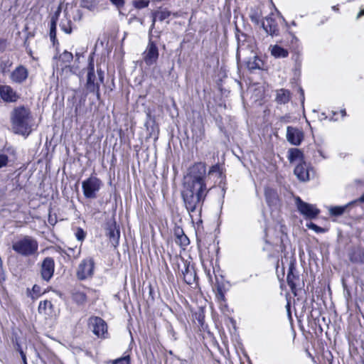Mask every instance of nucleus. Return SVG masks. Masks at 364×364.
Masks as SVG:
<instances>
[{"label": "nucleus", "instance_id": "b1692460", "mask_svg": "<svg viewBox=\"0 0 364 364\" xmlns=\"http://www.w3.org/2000/svg\"><path fill=\"white\" fill-rule=\"evenodd\" d=\"M71 298L77 306H83L87 301L86 294L78 290L71 291Z\"/></svg>", "mask_w": 364, "mask_h": 364}, {"label": "nucleus", "instance_id": "3c124183", "mask_svg": "<svg viewBox=\"0 0 364 364\" xmlns=\"http://www.w3.org/2000/svg\"><path fill=\"white\" fill-rule=\"evenodd\" d=\"M20 354L21 355V358H22V360H23L24 364H27L26 355L24 354L23 350H20Z\"/></svg>", "mask_w": 364, "mask_h": 364}, {"label": "nucleus", "instance_id": "2f4dec72", "mask_svg": "<svg viewBox=\"0 0 364 364\" xmlns=\"http://www.w3.org/2000/svg\"><path fill=\"white\" fill-rule=\"evenodd\" d=\"M58 16H53L50 21V38L55 43L56 40V25H57Z\"/></svg>", "mask_w": 364, "mask_h": 364}, {"label": "nucleus", "instance_id": "de8ad7c7", "mask_svg": "<svg viewBox=\"0 0 364 364\" xmlns=\"http://www.w3.org/2000/svg\"><path fill=\"white\" fill-rule=\"evenodd\" d=\"M48 223L51 225H55L57 223V218L55 215H52L49 214L48 215Z\"/></svg>", "mask_w": 364, "mask_h": 364}, {"label": "nucleus", "instance_id": "f03ea898", "mask_svg": "<svg viewBox=\"0 0 364 364\" xmlns=\"http://www.w3.org/2000/svg\"><path fill=\"white\" fill-rule=\"evenodd\" d=\"M10 120L15 134L26 136L31 134L33 119L28 108L24 106L15 107L11 112Z\"/></svg>", "mask_w": 364, "mask_h": 364}, {"label": "nucleus", "instance_id": "13d9d810", "mask_svg": "<svg viewBox=\"0 0 364 364\" xmlns=\"http://www.w3.org/2000/svg\"><path fill=\"white\" fill-rule=\"evenodd\" d=\"M75 56H76V58H80V55L79 53H76V54H75Z\"/></svg>", "mask_w": 364, "mask_h": 364}, {"label": "nucleus", "instance_id": "c85d7f7f", "mask_svg": "<svg viewBox=\"0 0 364 364\" xmlns=\"http://www.w3.org/2000/svg\"><path fill=\"white\" fill-rule=\"evenodd\" d=\"M80 6L93 11L97 9V3L95 0H80Z\"/></svg>", "mask_w": 364, "mask_h": 364}, {"label": "nucleus", "instance_id": "5701e85b", "mask_svg": "<svg viewBox=\"0 0 364 364\" xmlns=\"http://www.w3.org/2000/svg\"><path fill=\"white\" fill-rule=\"evenodd\" d=\"M288 159L290 163L299 161L302 163L304 161L303 151L296 148H291L288 150Z\"/></svg>", "mask_w": 364, "mask_h": 364}, {"label": "nucleus", "instance_id": "58836bf2", "mask_svg": "<svg viewBox=\"0 0 364 364\" xmlns=\"http://www.w3.org/2000/svg\"><path fill=\"white\" fill-rule=\"evenodd\" d=\"M306 227L311 230H314L317 233H323V232H326V230L324 228H321L311 222H310L309 223H307Z\"/></svg>", "mask_w": 364, "mask_h": 364}, {"label": "nucleus", "instance_id": "09e8293b", "mask_svg": "<svg viewBox=\"0 0 364 364\" xmlns=\"http://www.w3.org/2000/svg\"><path fill=\"white\" fill-rule=\"evenodd\" d=\"M97 72L99 81L101 83H103L104 82V71H102L101 68H97Z\"/></svg>", "mask_w": 364, "mask_h": 364}, {"label": "nucleus", "instance_id": "a878e982", "mask_svg": "<svg viewBox=\"0 0 364 364\" xmlns=\"http://www.w3.org/2000/svg\"><path fill=\"white\" fill-rule=\"evenodd\" d=\"M271 54L275 58H287L289 55V52L287 49L278 45H274L272 46Z\"/></svg>", "mask_w": 364, "mask_h": 364}, {"label": "nucleus", "instance_id": "ddd939ff", "mask_svg": "<svg viewBox=\"0 0 364 364\" xmlns=\"http://www.w3.org/2000/svg\"><path fill=\"white\" fill-rule=\"evenodd\" d=\"M287 139L293 145H299L304 139V133L297 128L288 127L287 129Z\"/></svg>", "mask_w": 364, "mask_h": 364}, {"label": "nucleus", "instance_id": "e433bc0d", "mask_svg": "<svg viewBox=\"0 0 364 364\" xmlns=\"http://www.w3.org/2000/svg\"><path fill=\"white\" fill-rule=\"evenodd\" d=\"M183 268L181 269V274L183 275V277L185 274H187L188 272H190L191 269H193V267L190 266V263L187 261L184 260L183 258H180Z\"/></svg>", "mask_w": 364, "mask_h": 364}, {"label": "nucleus", "instance_id": "473e14b6", "mask_svg": "<svg viewBox=\"0 0 364 364\" xmlns=\"http://www.w3.org/2000/svg\"><path fill=\"white\" fill-rule=\"evenodd\" d=\"M225 286L223 284H217L215 297L219 302L225 301Z\"/></svg>", "mask_w": 364, "mask_h": 364}, {"label": "nucleus", "instance_id": "5fc2aeb1", "mask_svg": "<svg viewBox=\"0 0 364 364\" xmlns=\"http://www.w3.org/2000/svg\"><path fill=\"white\" fill-rule=\"evenodd\" d=\"M358 201L364 203V193L358 198Z\"/></svg>", "mask_w": 364, "mask_h": 364}, {"label": "nucleus", "instance_id": "bf43d9fd", "mask_svg": "<svg viewBox=\"0 0 364 364\" xmlns=\"http://www.w3.org/2000/svg\"><path fill=\"white\" fill-rule=\"evenodd\" d=\"M198 321L201 323V325H203V323H202L203 318H199Z\"/></svg>", "mask_w": 364, "mask_h": 364}, {"label": "nucleus", "instance_id": "37998d69", "mask_svg": "<svg viewBox=\"0 0 364 364\" xmlns=\"http://www.w3.org/2000/svg\"><path fill=\"white\" fill-rule=\"evenodd\" d=\"M250 20H251V21L252 23H255L257 25L259 23V16L257 14V12H256V11L252 12L250 15Z\"/></svg>", "mask_w": 364, "mask_h": 364}, {"label": "nucleus", "instance_id": "4468645a", "mask_svg": "<svg viewBox=\"0 0 364 364\" xmlns=\"http://www.w3.org/2000/svg\"><path fill=\"white\" fill-rule=\"evenodd\" d=\"M0 97L6 102H15L19 98L16 92L9 85L0 86Z\"/></svg>", "mask_w": 364, "mask_h": 364}, {"label": "nucleus", "instance_id": "4c0bfd02", "mask_svg": "<svg viewBox=\"0 0 364 364\" xmlns=\"http://www.w3.org/2000/svg\"><path fill=\"white\" fill-rule=\"evenodd\" d=\"M149 4V1L148 0H136L134 1V7L139 9L147 7Z\"/></svg>", "mask_w": 364, "mask_h": 364}, {"label": "nucleus", "instance_id": "bb28decb", "mask_svg": "<svg viewBox=\"0 0 364 364\" xmlns=\"http://www.w3.org/2000/svg\"><path fill=\"white\" fill-rule=\"evenodd\" d=\"M355 202L356 201H352L343 206L331 207L329 209L330 215H333V216H340L345 213L346 210L348 208V206L351 205L352 204L355 203Z\"/></svg>", "mask_w": 364, "mask_h": 364}, {"label": "nucleus", "instance_id": "e2e57ef3", "mask_svg": "<svg viewBox=\"0 0 364 364\" xmlns=\"http://www.w3.org/2000/svg\"><path fill=\"white\" fill-rule=\"evenodd\" d=\"M31 298H32L33 299H35V297H34L32 294H31Z\"/></svg>", "mask_w": 364, "mask_h": 364}, {"label": "nucleus", "instance_id": "393cba45", "mask_svg": "<svg viewBox=\"0 0 364 364\" xmlns=\"http://www.w3.org/2000/svg\"><path fill=\"white\" fill-rule=\"evenodd\" d=\"M170 16H171V12L166 9L154 12L153 14L151 29L154 27L156 21V18H158V19L160 21H163L165 19L168 18Z\"/></svg>", "mask_w": 364, "mask_h": 364}, {"label": "nucleus", "instance_id": "864d4df0", "mask_svg": "<svg viewBox=\"0 0 364 364\" xmlns=\"http://www.w3.org/2000/svg\"><path fill=\"white\" fill-rule=\"evenodd\" d=\"M364 16V9L361 10L357 15V18H360L361 16Z\"/></svg>", "mask_w": 364, "mask_h": 364}, {"label": "nucleus", "instance_id": "680f3d73", "mask_svg": "<svg viewBox=\"0 0 364 364\" xmlns=\"http://www.w3.org/2000/svg\"><path fill=\"white\" fill-rule=\"evenodd\" d=\"M178 269H180V268H181V264L179 263L178 264Z\"/></svg>", "mask_w": 364, "mask_h": 364}, {"label": "nucleus", "instance_id": "4be33fe9", "mask_svg": "<svg viewBox=\"0 0 364 364\" xmlns=\"http://www.w3.org/2000/svg\"><path fill=\"white\" fill-rule=\"evenodd\" d=\"M291 98V92L286 89H279L276 90L275 102L279 105H285L288 103Z\"/></svg>", "mask_w": 364, "mask_h": 364}, {"label": "nucleus", "instance_id": "f704fd0d", "mask_svg": "<svg viewBox=\"0 0 364 364\" xmlns=\"http://www.w3.org/2000/svg\"><path fill=\"white\" fill-rule=\"evenodd\" d=\"M73 59V55L72 53L65 50L59 56V60L61 61L66 66L67 64L70 63Z\"/></svg>", "mask_w": 364, "mask_h": 364}, {"label": "nucleus", "instance_id": "412c9836", "mask_svg": "<svg viewBox=\"0 0 364 364\" xmlns=\"http://www.w3.org/2000/svg\"><path fill=\"white\" fill-rule=\"evenodd\" d=\"M250 37L246 35L245 33H241L240 34H237V55L239 56L240 53L241 51H244L247 50L250 47V44L248 43L250 41Z\"/></svg>", "mask_w": 364, "mask_h": 364}, {"label": "nucleus", "instance_id": "aec40b11", "mask_svg": "<svg viewBox=\"0 0 364 364\" xmlns=\"http://www.w3.org/2000/svg\"><path fill=\"white\" fill-rule=\"evenodd\" d=\"M28 77V70L26 68L22 65L17 67L11 73V78L12 81L21 83Z\"/></svg>", "mask_w": 364, "mask_h": 364}, {"label": "nucleus", "instance_id": "6ab92c4d", "mask_svg": "<svg viewBox=\"0 0 364 364\" xmlns=\"http://www.w3.org/2000/svg\"><path fill=\"white\" fill-rule=\"evenodd\" d=\"M174 235L176 237L175 242L183 249H185L190 244L188 237L184 234L183 229L179 226L174 228Z\"/></svg>", "mask_w": 364, "mask_h": 364}, {"label": "nucleus", "instance_id": "f8f14e48", "mask_svg": "<svg viewBox=\"0 0 364 364\" xmlns=\"http://www.w3.org/2000/svg\"><path fill=\"white\" fill-rule=\"evenodd\" d=\"M55 263L52 257H46L41 264V274L42 278L49 281L53 275Z\"/></svg>", "mask_w": 364, "mask_h": 364}, {"label": "nucleus", "instance_id": "9d476101", "mask_svg": "<svg viewBox=\"0 0 364 364\" xmlns=\"http://www.w3.org/2000/svg\"><path fill=\"white\" fill-rule=\"evenodd\" d=\"M143 60L146 65H152L156 63L159 58V49L156 43L149 38L146 50L142 53Z\"/></svg>", "mask_w": 364, "mask_h": 364}, {"label": "nucleus", "instance_id": "f3484780", "mask_svg": "<svg viewBox=\"0 0 364 364\" xmlns=\"http://www.w3.org/2000/svg\"><path fill=\"white\" fill-rule=\"evenodd\" d=\"M295 268L291 266L289 269V272L287 277V284L291 289V291L294 293L296 288L300 286L299 276L294 272Z\"/></svg>", "mask_w": 364, "mask_h": 364}, {"label": "nucleus", "instance_id": "39448f33", "mask_svg": "<svg viewBox=\"0 0 364 364\" xmlns=\"http://www.w3.org/2000/svg\"><path fill=\"white\" fill-rule=\"evenodd\" d=\"M103 186L102 181L97 176L91 175L82 183V188L85 198L95 199L97 197V193Z\"/></svg>", "mask_w": 364, "mask_h": 364}, {"label": "nucleus", "instance_id": "6e6d98bb", "mask_svg": "<svg viewBox=\"0 0 364 364\" xmlns=\"http://www.w3.org/2000/svg\"><path fill=\"white\" fill-rule=\"evenodd\" d=\"M332 9H333V11H338V5H336V6H332Z\"/></svg>", "mask_w": 364, "mask_h": 364}, {"label": "nucleus", "instance_id": "ea45409f", "mask_svg": "<svg viewBox=\"0 0 364 364\" xmlns=\"http://www.w3.org/2000/svg\"><path fill=\"white\" fill-rule=\"evenodd\" d=\"M112 364H130L129 356H124L123 358H118L112 362Z\"/></svg>", "mask_w": 364, "mask_h": 364}, {"label": "nucleus", "instance_id": "8fccbe9b", "mask_svg": "<svg viewBox=\"0 0 364 364\" xmlns=\"http://www.w3.org/2000/svg\"><path fill=\"white\" fill-rule=\"evenodd\" d=\"M6 47V41L0 38V50H4Z\"/></svg>", "mask_w": 364, "mask_h": 364}, {"label": "nucleus", "instance_id": "7ed1b4c3", "mask_svg": "<svg viewBox=\"0 0 364 364\" xmlns=\"http://www.w3.org/2000/svg\"><path fill=\"white\" fill-rule=\"evenodd\" d=\"M207 176L206 166L204 163H196L188 169L183 184L191 186L207 188L205 178Z\"/></svg>", "mask_w": 364, "mask_h": 364}, {"label": "nucleus", "instance_id": "f257e3e1", "mask_svg": "<svg viewBox=\"0 0 364 364\" xmlns=\"http://www.w3.org/2000/svg\"><path fill=\"white\" fill-rule=\"evenodd\" d=\"M208 193V188L183 184L181 196L187 210L190 213H196L200 215Z\"/></svg>", "mask_w": 364, "mask_h": 364}, {"label": "nucleus", "instance_id": "7c9ffc66", "mask_svg": "<svg viewBox=\"0 0 364 364\" xmlns=\"http://www.w3.org/2000/svg\"><path fill=\"white\" fill-rule=\"evenodd\" d=\"M214 174H215V176H217L218 178L220 179V183H221L222 181L224 178V176H223V171L220 168V166L219 164H215L210 167V168L208 171V175L213 176Z\"/></svg>", "mask_w": 364, "mask_h": 364}, {"label": "nucleus", "instance_id": "9b49d317", "mask_svg": "<svg viewBox=\"0 0 364 364\" xmlns=\"http://www.w3.org/2000/svg\"><path fill=\"white\" fill-rule=\"evenodd\" d=\"M94 261L92 259H84L79 264L77 275L78 279L82 280L91 277L93 274Z\"/></svg>", "mask_w": 364, "mask_h": 364}, {"label": "nucleus", "instance_id": "6e6552de", "mask_svg": "<svg viewBox=\"0 0 364 364\" xmlns=\"http://www.w3.org/2000/svg\"><path fill=\"white\" fill-rule=\"evenodd\" d=\"M105 235L109 237L112 245L117 247L119 245L120 231L114 219H109L105 224Z\"/></svg>", "mask_w": 364, "mask_h": 364}, {"label": "nucleus", "instance_id": "a19ab883", "mask_svg": "<svg viewBox=\"0 0 364 364\" xmlns=\"http://www.w3.org/2000/svg\"><path fill=\"white\" fill-rule=\"evenodd\" d=\"M9 161V158L6 154H0V168L5 167Z\"/></svg>", "mask_w": 364, "mask_h": 364}, {"label": "nucleus", "instance_id": "1a4fd4ad", "mask_svg": "<svg viewBox=\"0 0 364 364\" xmlns=\"http://www.w3.org/2000/svg\"><path fill=\"white\" fill-rule=\"evenodd\" d=\"M296 204L298 210L306 218H316L320 213V210L318 209L314 205L303 201L299 197L296 198Z\"/></svg>", "mask_w": 364, "mask_h": 364}, {"label": "nucleus", "instance_id": "72a5a7b5", "mask_svg": "<svg viewBox=\"0 0 364 364\" xmlns=\"http://www.w3.org/2000/svg\"><path fill=\"white\" fill-rule=\"evenodd\" d=\"M183 280L187 284H193L196 281V272L195 269H191L190 272L187 274H185L183 277Z\"/></svg>", "mask_w": 364, "mask_h": 364}, {"label": "nucleus", "instance_id": "a18cd8bd", "mask_svg": "<svg viewBox=\"0 0 364 364\" xmlns=\"http://www.w3.org/2000/svg\"><path fill=\"white\" fill-rule=\"evenodd\" d=\"M75 236L79 241H82L85 237V233L82 228H78L75 233Z\"/></svg>", "mask_w": 364, "mask_h": 364}, {"label": "nucleus", "instance_id": "052dcab7", "mask_svg": "<svg viewBox=\"0 0 364 364\" xmlns=\"http://www.w3.org/2000/svg\"><path fill=\"white\" fill-rule=\"evenodd\" d=\"M198 140H202V137H201V136H200V137H199V139H198V138H197V139H196V141L197 142Z\"/></svg>", "mask_w": 364, "mask_h": 364}, {"label": "nucleus", "instance_id": "cd10ccee", "mask_svg": "<svg viewBox=\"0 0 364 364\" xmlns=\"http://www.w3.org/2000/svg\"><path fill=\"white\" fill-rule=\"evenodd\" d=\"M266 200L269 205L276 204L277 200V192L272 188H266L264 191Z\"/></svg>", "mask_w": 364, "mask_h": 364}, {"label": "nucleus", "instance_id": "c756f323", "mask_svg": "<svg viewBox=\"0 0 364 364\" xmlns=\"http://www.w3.org/2000/svg\"><path fill=\"white\" fill-rule=\"evenodd\" d=\"M246 63L249 70H255L261 68L262 62L257 56L254 55L253 59L249 60Z\"/></svg>", "mask_w": 364, "mask_h": 364}, {"label": "nucleus", "instance_id": "20e7f679", "mask_svg": "<svg viewBox=\"0 0 364 364\" xmlns=\"http://www.w3.org/2000/svg\"><path fill=\"white\" fill-rule=\"evenodd\" d=\"M12 249L21 256L29 257L37 252L38 243L37 240L32 237L25 235L13 242Z\"/></svg>", "mask_w": 364, "mask_h": 364}, {"label": "nucleus", "instance_id": "c03bdc74", "mask_svg": "<svg viewBox=\"0 0 364 364\" xmlns=\"http://www.w3.org/2000/svg\"><path fill=\"white\" fill-rule=\"evenodd\" d=\"M112 4L116 6L117 9H120L124 6L125 1L124 0H109Z\"/></svg>", "mask_w": 364, "mask_h": 364}, {"label": "nucleus", "instance_id": "79ce46f5", "mask_svg": "<svg viewBox=\"0 0 364 364\" xmlns=\"http://www.w3.org/2000/svg\"><path fill=\"white\" fill-rule=\"evenodd\" d=\"M350 259L353 262H359L361 261V252L359 251L358 253L354 252L350 255Z\"/></svg>", "mask_w": 364, "mask_h": 364}, {"label": "nucleus", "instance_id": "49530a36", "mask_svg": "<svg viewBox=\"0 0 364 364\" xmlns=\"http://www.w3.org/2000/svg\"><path fill=\"white\" fill-rule=\"evenodd\" d=\"M32 291L33 294L36 295V297L39 296L41 294V287L38 284H34L32 288Z\"/></svg>", "mask_w": 364, "mask_h": 364}, {"label": "nucleus", "instance_id": "0eeeda50", "mask_svg": "<svg viewBox=\"0 0 364 364\" xmlns=\"http://www.w3.org/2000/svg\"><path fill=\"white\" fill-rule=\"evenodd\" d=\"M88 325L93 333L99 338H106L107 334V326L101 318L92 316L89 318Z\"/></svg>", "mask_w": 364, "mask_h": 364}, {"label": "nucleus", "instance_id": "c9c22d12", "mask_svg": "<svg viewBox=\"0 0 364 364\" xmlns=\"http://www.w3.org/2000/svg\"><path fill=\"white\" fill-rule=\"evenodd\" d=\"M60 28L66 33L70 34L72 32L71 21L69 20L62 21L60 24Z\"/></svg>", "mask_w": 364, "mask_h": 364}, {"label": "nucleus", "instance_id": "a211bd4d", "mask_svg": "<svg viewBox=\"0 0 364 364\" xmlns=\"http://www.w3.org/2000/svg\"><path fill=\"white\" fill-rule=\"evenodd\" d=\"M294 174L301 181H306L309 180V168L305 161L299 163L294 168Z\"/></svg>", "mask_w": 364, "mask_h": 364}, {"label": "nucleus", "instance_id": "2eb2a0df", "mask_svg": "<svg viewBox=\"0 0 364 364\" xmlns=\"http://www.w3.org/2000/svg\"><path fill=\"white\" fill-rule=\"evenodd\" d=\"M262 26L269 35L272 36L279 35V28L277 21L272 17H266L265 20L262 23Z\"/></svg>", "mask_w": 364, "mask_h": 364}, {"label": "nucleus", "instance_id": "603ef678", "mask_svg": "<svg viewBox=\"0 0 364 364\" xmlns=\"http://www.w3.org/2000/svg\"><path fill=\"white\" fill-rule=\"evenodd\" d=\"M299 92H300L301 97V102H303L304 100V90L301 87L299 88Z\"/></svg>", "mask_w": 364, "mask_h": 364}, {"label": "nucleus", "instance_id": "423d86ee", "mask_svg": "<svg viewBox=\"0 0 364 364\" xmlns=\"http://www.w3.org/2000/svg\"><path fill=\"white\" fill-rule=\"evenodd\" d=\"M96 80V75L95 73V65L92 58L90 59L87 66V82L85 87L89 92L96 94L97 99H100V84Z\"/></svg>", "mask_w": 364, "mask_h": 364}, {"label": "nucleus", "instance_id": "dca6fc26", "mask_svg": "<svg viewBox=\"0 0 364 364\" xmlns=\"http://www.w3.org/2000/svg\"><path fill=\"white\" fill-rule=\"evenodd\" d=\"M38 311L40 314H43L48 317H53L56 315L54 306L49 300L41 301L38 305Z\"/></svg>", "mask_w": 364, "mask_h": 364}, {"label": "nucleus", "instance_id": "4d7b16f0", "mask_svg": "<svg viewBox=\"0 0 364 364\" xmlns=\"http://www.w3.org/2000/svg\"><path fill=\"white\" fill-rule=\"evenodd\" d=\"M341 113L342 114L343 117L346 116V109H342L341 111Z\"/></svg>", "mask_w": 364, "mask_h": 364}]
</instances>
